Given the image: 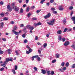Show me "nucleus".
I'll list each match as a JSON object with an SVG mask.
<instances>
[{"label":"nucleus","mask_w":75,"mask_h":75,"mask_svg":"<svg viewBox=\"0 0 75 75\" xmlns=\"http://www.w3.org/2000/svg\"><path fill=\"white\" fill-rule=\"evenodd\" d=\"M15 53H16V55H19V53H18V52L17 51H16Z\"/></svg>","instance_id":"c9c22d12"},{"label":"nucleus","mask_w":75,"mask_h":75,"mask_svg":"<svg viewBox=\"0 0 75 75\" xmlns=\"http://www.w3.org/2000/svg\"><path fill=\"white\" fill-rule=\"evenodd\" d=\"M51 10H52V11H54V10H55V8H51Z\"/></svg>","instance_id":"a18cd8bd"},{"label":"nucleus","mask_w":75,"mask_h":75,"mask_svg":"<svg viewBox=\"0 0 75 75\" xmlns=\"http://www.w3.org/2000/svg\"><path fill=\"white\" fill-rule=\"evenodd\" d=\"M0 15L1 17H4V14L3 13H1Z\"/></svg>","instance_id":"5701e85b"},{"label":"nucleus","mask_w":75,"mask_h":75,"mask_svg":"<svg viewBox=\"0 0 75 75\" xmlns=\"http://www.w3.org/2000/svg\"><path fill=\"white\" fill-rule=\"evenodd\" d=\"M8 20V18L6 17H4L3 19V21H7Z\"/></svg>","instance_id":"9b49d317"},{"label":"nucleus","mask_w":75,"mask_h":75,"mask_svg":"<svg viewBox=\"0 0 75 75\" xmlns=\"http://www.w3.org/2000/svg\"><path fill=\"white\" fill-rule=\"evenodd\" d=\"M72 21H74L75 20V16L72 17L71 18Z\"/></svg>","instance_id":"aec40b11"},{"label":"nucleus","mask_w":75,"mask_h":75,"mask_svg":"<svg viewBox=\"0 0 75 75\" xmlns=\"http://www.w3.org/2000/svg\"><path fill=\"white\" fill-rule=\"evenodd\" d=\"M10 23L11 24H14V22L13 21H11Z\"/></svg>","instance_id":"49530a36"},{"label":"nucleus","mask_w":75,"mask_h":75,"mask_svg":"<svg viewBox=\"0 0 75 75\" xmlns=\"http://www.w3.org/2000/svg\"><path fill=\"white\" fill-rule=\"evenodd\" d=\"M37 59L38 61H41V58L40 57H38L37 58Z\"/></svg>","instance_id":"f704fd0d"},{"label":"nucleus","mask_w":75,"mask_h":75,"mask_svg":"<svg viewBox=\"0 0 75 75\" xmlns=\"http://www.w3.org/2000/svg\"><path fill=\"white\" fill-rule=\"evenodd\" d=\"M42 73L44 74H45L46 71L42 69Z\"/></svg>","instance_id":"9d476101"},{"label":"nucleus","mask_w":75,"mask_h":75,"mask_svg":"<svg viewBox=\"0 0 75 75\" xmlns=\"http://www.w3.org/2000/svg\"><path fill=\"white\" fill-rule=\"evenodd\" d=\"M66 39H65V38H62V41H63V42H65V41Z\"/></svg>","instance_id":"393cba45"},{"label":"nucleus","mask_w":75,"mask_h":75,"mask_svg":"<svg viewBox=\"0 0 75 75\" xmlns=\"http://www.w3.org/2000/svg\"><path fill=\"white\" fill-rule=\"evenodd\" d=\"M38 25H41L42 23L40 22H38L37 23Z\"/></svg>","instance_id":"79ce46f5"},{"label":"nucleus","mask_w":75,"mask_h":75,"mask_svg":"<svg viewBox=\"0 0 75 75\" xmlns=\"http://www.w3.org/2000/svg\"><path fill=\"white\" fill-rule=\"evenodd\" d=\"M15 70L17 69V66L16 65L15 66Z\"/></svg>","instance_id":"09e8293b"},{"label":"nucleus","mask_w":75,"mask_h":75,"mask_svg":"<svg viewBox=\"0 0 75 75\" xmlns=\"http://www.w3.org/2000/svg\"><path fill=\"white\" fill-rule=\"evenodd\" d=\"M31 8H32V9H34V8H35V6H33L31 7Z\"/></svg>","instance_id":"5fc2aeb1"},{"label":"nucleus","mask_w":75,"mask_h":75,"mask_svg":"<svg viewBox=\"0 0 75 75\" xmlns=\"http://www.w3.org/2000/svg\"><path fill=\"white\" fill-rule=\"evenodd\" d=\"M63 23H64V24H65V23H67V21H66V20H64L63 21Z\"/></svg>","instance_id":"69168bd1"},{"label":"nucleus","mask_w":75,"mask_h":75,"mask_svg":"<svg viewBox=\"0 0 75 75\" xmlns=\"http://www.w3.org/2000/svg\"><path fill=\"white\" fill-rule=\"evenodd\" d=\"M2 40L3 41H6V39L5 38H3Z\"/></svg>","instance_id":"864d4df0"},{"label":"nucleus","mask_w":75,"mask_h":75,"mask_svg":"<svg viewBox=\"0 0 75 75\" xmlns=\"http://www.w3.org/2000/svg\"><path fill=\"white\" fill-rule=\"evenodd\" d=\"M13 8L14 9V10L15 11H17V12L20 9V8L17 6L13 7Z\"/></svg>","instance_id":"20e7f679"},{"label":"nucleus","mask_w":75,"mask_h":75,"mask_svg":"<svg viewBox=\"0 0 75 75\" xmlns=\"http://www.w3.org/2000/svg\"><path fill=\"white\" fill-rule=\"evenodd\" d=\"M31 13H28L27 15V17H28V18H29L30 16H31Z\"/></svg>","instance_id":"f3484780"},{"label":"nucleus","mask_w":75,"mask_h":75,"mask_svg":"<svg viewBox=\"0 0 75 75\" xmlns=\"http://www.w3.org/2000/svg\"><path fill=\"white\" fill-rule=\"evenodd\" d=\"M45 0H42L40 2V3H41V4H43L44 2L45 1Z\"/></svg>","instance_id":"a19ab883"},{"label":"nucleus","mask_w":75,"mask_h":75,"mask_svg":"<svg viewBox=\"0 0 75 75\" xmlns=\"http://www.w3.org/2000/svg\"><path fill=\"white\" fill-rule=\"evenodd\" d=\"M59 54H56V58H59Z\"/></svg>","instance_id":"dca6fc26"},{"label":"nucleus","mask_w":75,"mask_h":75,"mask_svg":"<svg viewBox=\"0 0 75 75\" xmlns=\"http://www.w3.org/2000/svg\"><path fill=\"white\" fill-rule=\"evenodd\" d=\"M47 16L49 17H49H51V13H48L47 14Z\"/></svg>","instance_id":"473e14b6"},{"label":"nucleus","mask_w":75,"mask_h":75,"mask_svg":"<svg viewBox=\"0 0 75 75\" xmlns=\"http://www.w3.org/2000/svg\"><path fill=\"white\" fill-rule=\"evenodd\" d=\"M55 62H56V60L54 59L52 61V63H55Z\"/></svg>","instance_id":"37998d69"},{"label":"nucleus","mask_w":75,"mask_h":75,"mask_svg":"<svg viewBox=\"0 0 75 75\" xmlns=\"http://www.w3.org/2000/svg\"><path fill=\"white\" fill-rule=\"evenodd\" d=\"M7 8L10 10V11H11V10H12V9L10 8V5H8Z\"/></svg>","instance_id":"1a4fd4ad"},{"label":"nucleus","mask_w":75,"mask_h":75,"mask_svg":"<svg viewBox=\"0 0 75 75\" xmlns=\"http://www.w3.org/2000/svg\"><path fill=\"white\" fill-rule=\"evenodd\" d=\"M44 48H46L47 46V43H45L43 45Z\"/></svg>","instance_id":"f8f14e48"},{"label":"nucleus","mask_w":75,"mask_h":75,"mask_svg":"<svg viewBox=\"0 0 75 75\" xmlns=\"http://www.w3.org/2000/svg\"><path fill=\"white\" fill-rule=\"evenodd\" d=\"M64 8H63L61 6H59V9L60 11H62L63 10H64Z\"/></svg>","instance_id":"39448f33"},{"label":"nucleus","mask_w":75,"mask_h":75,"mask_svg":"<svg viewBox=\"0 0 75 75\" xmlns=\"http://www.w3.org/2000/svg\"><path fill=\"white\" fill-rule=\"evenodd\" d=\"M9 61H13V58H7L6 59V61L4 62V64H1V66L3 67H6V64H7L8 62Z\"/></svg>","instance_id":"f257e3e1"},{"label":"nucleus","mask_w":75,"mask_h":75,"mask_svg":"<svg viewBox=\"0 0 75 75\" xmlns=\"http://www.w3.org/2000/svg\"><path fill=\"white\" fill-rule=\"evenodd\" d=\"M37 44H38V45H41V43L40 42H38L37 43Z\"/></svg>","instance_id":"0e129e2a"},{"label":"nucleus","mask_w":75,"mask_h":75,"mask_svg":"<svg viewBox=\"0 0 75 75\" xmlns=\"http://www.w3.org/2000/svg\"><path fill=\"white\" fill-rule=\"evenodd\" d=\"M44 18H45V19H47V18H48L49 17L47 16V15H46L44 17Z\"/></svg>","instance_id":"7c9ffc66"},{"label":"nucleus","mask_w":75,"mask_h":75,"mask_svg":"<svg viewBox=\"0 0 75 75\" xmlns=\"http://www.w3.org/2000/svg\"><path fill=\"white\" fill-rule=\"evenodd\" d=\"M34 25L35 26V27L38 26L37 23L36 24L35 23H34Z\"/></svg>","instance_id":"680f3d73"},{"label":"nucleus","mask_w":75,"mask_h":75,"mask_svg":"<svg viewBox=\"0 0 75 75\" xmlns=\"http://www.w3.org/2000/svg\"><path fill=\"white\" fill-rule=\"evenodd\" d=\"M69 10H72L73 9V6H70L69 7Z\"/></svg>","instance_id":"4468645a"},{"label":"nucleus","mask_w":75,"mask_h":75,"mask_svg":"<svg viewBox=\"0 0 75 75\" xmlns=\"http://www.w3.org/2000/svg\"><path fill=\"white\" fill-rule=\"evenodd\" d=\"M33 51V50H32V49H29V52H32V51Z\"/></svg>","instance_id":"de8ad7c7"},{"label":"nucleus","mask_w":75,"mask_h":75,"mask_svg":"<svg viewBox=\"0 0 75 75\" xmlns=\"http://www.w3.org/2000/svg\"><path fill=\"white\" fill-rule=\"evenodd\" d=\"M4 69V68L2 67L1 69H0V71H3V70Z\"/></svg>","instance_id":"e433bc0d"},{"label":"nucleus","mask_w":75,"mask_h":75,"mask_svg":"<svg viewBox=\"0 0 75 75\" xmlns=\"http://www.w3.org/2000/svg\"><path fill=\"white\" fill-rule=\"evenodd\" d=\"M12 71L14 74H16V71H15V70H14V69H12Z\"/></svg>","instance_id":"412c9836"},{"label":"nucleus","mask_w":75,"mask_h":75,"mask_svg":"<svg viewBox=\"0 0 75 75\" xmlns=\"http://www.w3.org/2000/svg\"><path fill=\"white\" fill-rule=\"evenodd\" d=\"M0 49H1V48L0 47V54H3V51H2Z\"/></svg>","instance_id":"2f4dec72"},{"label":"nucleus","mask_w":75,"mask_h":75,"mask_svg":"<svg viewBox=\"0 0 75 75\" xmlns=\"http://www.w3.org/2000/svg\"><path fill=\"white\" fill-rule=\"evenodd\" d=\"M33 69H34L35 71H37L38 70H37V67H34L33 68Z\"/></svg>","instance_id":"ea45409f"},{"label":"nucleus","mask_w":75,"mask_h":75,"mask_svg":"<svg viewBox=\"0 0 75 75\" xmlns=\"http://www.w3.org/2000/svg\"><path fill=\"white\" fill-rule=\"evenodd\" d=\"M51 75H54V71H51Z\"/></svg>","instance_id":"603ef678"},{"label":"nucleus","mask_w":75,"mask_h":75,"mask_svg":"<svg viewBox=\"0 0 75 75\" xmlns=\"http://www.w3.org/2000/svg\"><path fill=\"white\" fill-rule=\"evenodd\" d=\"M73 13H74L73 11H72L70 14L71 17H72V14H73Z\"/></svg>","instance_id":"4d7b16f0"},{"label":"nucleus","mask_w":75,"mask_h":75,"mask_svg":"<svg viewBox=\"0 0 75 75\" xmlns=\"http://www.w3.org/2000/svg\"><path fill=\"white\" fill-rule=\"evenodd\" d=\"M26 54H30V51H27L26 52Z\"/></svg>","instance_id":"13d9d810"},{"label":"nucleus","mask_w":75,"mask_h":75,"mask_svg":"<svg viewBox=\"0 0 75 75\" xmlns=\"http://www.w3.org/2000/svg\"><path fill=\"white\" fill-rule=\"evenodd\" d=\"M34 28V27L33 26H30V30H33V29Z\"/></svg>","instance_id":"4be33fe9"},{"label":"nucleus","mask_w":75,"mask_h":75,"mask_svg":"<svg viewBox=\"0 0 75 75\" xmlns=\"http://www.w3.org/2000/svg\"><path fill=\"white\" fill-rule=\"evenodd\" d=\"M31 26L30 25H28L26 26V28H28V29H30V28Z\"/></svg>","instance_id":"b1692460"},{"label":"nucleus","mask_w":75,"mask_h":75,"mask_svg":"<svg viewBox=\"0 0 75 75\" xmlns=\"http://www.w3.org/2000/svg\"><path fill=\"white\" fill-rule=\"evenodd\" d=\"M23 13V8H21L20 11V14H21Z\"/></svg>","instance_id":"6ab92c4d"},{"label":"nucleus","mask_w":75,"mask_h":75,"mask_svg":"<svg viewBox=\"0 0 75 75\" xmlns=\"http://www.w3.org/2000/svg\"><path fill=\"white\" fill-rule=\"evenodd\" d=\"M4 25V23L3 22H2L1 23V25H0V27L1 28H2L3 27V25Z\"/></svg>","instance_id":"6e6552de"},{"label":"nucleus","mask_w":75,"mask_h":75,"mask_svg":"<svg viewBox=\"0 0 75 75\" xmlns=\"http://www.w3.org/2000/svg\"><path fill=\"white\" fill-rule=\"evenodd\" d=\"M67 30L68 29H67V28H65L64 30V33H65V32H66Z\"/></svg>","instance_id":"c03bdc74"},{"label":"nucleus","mask_w":75,"mask_h":75,"mask_svg":"<svg viewBox=\"0 0 75 75\" xmlns=\"http://www.w3.org/2000/svg\"><path fill=\"white\" fill-rule=\"evenodd\" d=\"M69 44V42L67 41L65 42L64 44V45H65V46H67V45H68Z\"/></svg>","instance_id":"423d86ee"},{"label":"nucleus","mask_w":75,"mask_h":75,"mask_svg":"<svg viewBox=\"0 0 75 75\" xmlns=\"http://www.w3.org/2000/svg\"><path fill=\"white\" fill-rule=\"evenodd\" d=\"M29 10H30V8L28 7L27 8V9L26 10V11L27 12H28V11H29Z\"/></svg>","instance_id":"cd10ccee"},{"label":"nucleus","mask_w":75,"mask_h":75,"mask_svg":"<svg viewBox=\"0 0 75 75\" xmlns=\"http://www.w3.org/2000/svg\"><path fill=\"white\" fill-rule=\"evenodd\" d=\"M6 51L8 52L9 54H10V52H12V50L10 49H8Z\"/></svg>","instance_id":"0eeeda50"},{"label":"nucleus","mask_w":75,"mask_h":75,"mask_svg":"<svg viewBox=\"0 0 75 75\" xmlns=\"http://www.w3.org/2000/svg\"><path fill=\"white\" fill-rule=\"evenodd\" d=\"M52 13L54 14H57V12L56 11H54L52 12Z\"/></svg>","instance_id":"72a5a7b5"},{"label":"nucleus","mask_w":75,"mask_h":75,"mask_svg":"<svg viewBox=\"0 0 75 75\" xmlns=\"http://www.w3.org/2000/svg\"><path fill=\"white\" fill-rule=\"evenodd\" d=\"M71 67L72 68H75V64H73L72 66H71Z\"/></svg>","instance_id":"58836bf2"},{"label":"nucleus","mask_w":75,"mask_h":75,"mask_svg":"<svg viewBox=\"0 0 75 75\" xmlns=\"http://www.w3.org/2000/svg\"><path fill=\"white\" fill-rule=\"evenodd\" d=\"M65 66L67 67H68V66H69V63L68 62L66 63V64Z\"/></svg>","instance_id":"c85d7f7f"},{"label":"nucleus","mask_w":75,"mask_h":75,"mask_svg":"<svg viewBox=\"0 0 75 75\" xmlns=\"http://www.w3.org/2000/svg\"><path fill=\"white\" fill-rule=\"evenodd\" d=\"M47 73L48 75H50V71H47Z\"/></svg>","instance_id":"6e6d98bb"},{"label":"nucleus","mask_w":75,"mask_h":75,"mask_svg":"<svg viewBox=\"0 0 75 75\" xmlns=\"http://www.w3.org/2000/svg\"><path fill=\"white\" fill-rule=\"evenodd\" d=\"M33 57L34 58H37V57H38V55H36L35 56H33Z\"/></svg>","instance_id":"4c0bfd02"},{"label":"nucleus","mask_w":75,"mask_h":75,"mask_svg":"<svg viewBox=\"0 0 75 75\" xmlns=\"http://www.w3.org/2000/svg\"><path fill=\"white\" fill-rule=\"evenodd\" d=\"M66 70V67H64L63 69V71H65Z\"/></svg>","instance_id":"338daca9"},{"label":"nucleus","mask_w":75,"mask_h":75,"mask_svg":"<svg viewBox=\"0 0 75 75\" xmlns=\"http://www.w3.org/2000/svg\"><path fill=\"white\" fill-rule=\"evenodd\" d=\"M38 37L36 36L35 38V40H38Z\"/></svg>","instance_id":"3c124183"},{"label":"nucleus","mask_w":75,"mask_h":75,"mask_svg":"<svg viewBox=\"0 0 75 75\" xmlns=\"http://www.w3.org/2000/svg\"><path fill=\"white\" fill-rule=\"evenodd\" d=\"M24 27V24H21L20 25V27Z\"/></svg>","instance_id":"8fccbe9b"},{"label":"nucleus","mask_w":75,"mask_h":75,"mask_svg":"<svg viewBox=\"0 0 75 75\" xmlns=\"http://www.w3.org/2000/svg\"><path fill=\"white\" fill-rule=\"evenodd\" d=\"M59 71H61V72H64V71L63 70V69H59Z\"/></svg>","instance_id":"a878e982"},{"label":"nucleus","mask_w":75,"mask_h":75,"mask_svg":"<svg viewBox=\"0 0 75 75\" xmlns=\"http://www.w3.org/2000/svg\"><path fill=\"white\" fill-rule=\"evenodd\" d=\"M22 37H23V38H25V35L24 34L22 35Z\"/></svg>","instance_id":"e2e57ef3"},{"label":"nucleus","mask_w":75,"mask_h":75,"mask_svg":"<svg viewBox=\"0 0 75 75\" xmlns=\"http://www.w3.org/2000/svg\"><path fill=\"white\" fill-rule=\"evenodd\" d=\"M28 1H29V0H26V4H28Z\"/></svg>","instance_id":"052dcab7"},{"label":"nucleus","mask_w":75,"mask_h":75,"mask_svg":"<svg viewBox=\"0 0 75 75\" xmlns=\"http://www.w3.org/2000/svg\"><path fill=\"white\" fill-rule=\"evenodd\" d=\"M61 65L62 67H64V65H65V62H63L61 64Z\"/></svg>","instance_id":"a211bd4d"},{"label":"nucleus","mask_w":75,"mask_h":75,"mask_svg":"<svg viewBox=\"0 0 75 75\" xmlns=\"http://www.w3.org/2000/svg\"><path fill=\"white\" fill-rule=\"evenodd\" d=\"M33 20H37V18H33Z\"/></svg>","instance_id":"774afa93"},{"label":"nucleus","mask_w":75,"mask_h":75,"mask_svg":"<svg viewBox=\"0 0 75 75\" xmlns=\"http://www.w3.org/2000/svg\"><path fill=\"white\" fill-rule=\"evenodd\" d=\"M0 4H1V5H3V2L2 1H1L0 2Z\"/></svg>","instance_id":"bf43d9fd"},{"label":"nucleus","mask_w":75,"mask_h":75,"mask_svg":"<svg viewBox=\"0 0 75 75\" xmlns=\"http://www.w3.org/2000/svg\"><path fill=\"white\" fill-rule=\"evenodd\" d=\"M71 47L73 48L74 50H75V45H73L71 46Z\"/></svg>","instance_id":"bb28decb"},{"label":"nucleus","mask_w":75,"mask_h":75,"mask_svg":"<svg viewBox=\"0 0 75 75\" xmlns=\"http://www.w3.org/2000/svg\"><path fill=\"white\" fill-rule=\"evenodd\" d=\"M18 28L16 26H15L14 27L13 29L12 30V31L13 32L14 34H16V35H20L18 34V33L17 32L15 31V30H16Z\"/></svg>","instance_id":"f03ea898"},{"label":"nucleus","mask_w":75,"mask_h":75,"mask_svg":"<svg viewBox=\"0 0 75 75\" xmlns=\"http://www.w3.org/2000/svg\"><path fill=\"white\" fill-rule=\"evenodd\" d=\"M55 20L53 19L52 21H50V22H47V24L50 25H53L55 23Z\"/></svg>","instance_id":"7ed1b4c3"},{"label":"nucleus","mask_w":75,"mask_h":75,"mask_svg":"<svg viewBox=\"0 0 75 75\" xmlns=\"http://www.w3.org/2000/svg\"><path fill=\"white\" fill-rule=\"evenodd\" d=\"M27 42H28L27 40V39H25L24 41V43L26 44V43H27Z\"/></svg>","instance_id":"c756f323"},{"label":"nucleus","mask_w":75,"mask_h":75,"mask_svg":"<svg viewBox=\"0 0 75 75\" xmlns=\"http://www.w3.org/2000/svg\"><path fill=\"white\" fill-rule=\"evenodd\" d=\"M58 39L59 41H61L62 39H61V36H58Z\"/></svg>","instance_id":"2eb2a0df"},{"label":"nucleus","mask_w":75,"mask_h":75,"mask_svg":"<svg viewBox=\"0 0 75 75\" xmlns=\"http://www.w3.org/2000/svg\"><path fill=\"white\" fill-rule=\"evenodd\" d=\"M57 33L58 34H61V33H62V31H61V30H58L57 31Z\"/></svg>","instance_id":"ddd939ff"}]
</instances>
